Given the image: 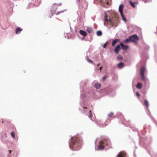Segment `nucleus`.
Segmentation results:
<instances>
[{"label":"nucleus","instance_id":"nucleus-25","mask_svg":"<svg viewBox=\"0 0 157 157\" xmlns=\"http://www.w3.org/2000/svg\"><path fill=\"white\" fill-rule=\"evenodd\" d=\"M123 59V57L121 55H119L117 57V59Z\"/></svg>","mask_w":157,"mask_h":157},{"label":"nucleus","instance_id":"nucleus-14","mask_svg":"<svg viewBox=\"0 0 157 157\" xmlns=\"http://www.w3.org/2000/svg\"><path fill=\"white\" fill-rule=\"evenodd\" d=\"M136 87L138 89H140L142 87V84L141 83H138L136 86Z\"/></svg>","mask_w":157,"mask_h":157},{"label":"nucleus","instance_id":"nucleus-33","mask_svg":"<svg viewBox=\"0 0 157 157\" xmlns=\"http://www.w3.org/2000/svg\"><path fill=\"white\" fill-rule=\"evenodd\" d=\"M75 31H76V32L77 33V35L78 36V34L77 33V29H76L75 28Z\"/></svg>","mask_w":157,"mask_h":157},{"label":"nucleus","instance_id":"nucleus-10","mask_svg":"<svg viewBox=\"0 0 157 157\" xmlns=\"http://www.w3.org/2000/svg\"><path fill=\"white\" fill-rule=\"evenodd\" d=\"M56 4V3L54 4L52 8L51 9V10L53 12H55L57 9L56 7V6H55V5Z\"/></svg>","mask_w":157,"mask_h":157},{"label":"nucleus","instance_id":"nucleus-34","mask_svg":"<svg viewBox=\"0 0 157 157\" xmlns=\"http://www.w3.org/2000/svg\"><path fill=\"white\" fill-rule=\"evenodd\" d=\"M61 5H62V3H59L58 4V5H59V6H60Z\"/></svg>","mask_w":157,"mask_h":157},{"label":"nucleus","instance_id":"nucleus-37","mask_svg":"<svg viewBox=\"0 0 157 157\" xmlns=\"http://www.w3.org/2000/svg\"><path fill=\"white\" fill-rule=\"evenodd\" d=\"M100 65V63H98V65H97V66H99Z\"/></svg>","mask_w":157,"mask_h":157},{"label":"nucleus","instance_id":"nucleus-18","mask_svg":"<svg viewBox=\"0 0 157 157\" xmlns=\"http://www.w3.org/2000/svg\"><path fill=\"white\" fill-rule=\"evenodd\" d=\"M130 38H129V37L128 39H126V40H124L123 41V42L125 44L127 43H128L130 41Z\"/></svg>","mask_w":157,"mask_h":157},{"label":"nucleus","instance_id":"nucleus-3","mask_svg":"<svg viewBox=\"0 0 157 157\" xmlns=\"http://www.w3.org/2000/svg\"><path fill=\"white\" fill-rule=\"evenodd\" d=\"M130 41L136 42V41L139 40V37L136 35H133L129 37Z\"/></svg>","mask_w":157,"mask_h":157},{"label":"nucleus","instance_id":"nucleus-21","mask_svg":"<svg viewBox=\"0 0 157 157\" xmlns=\"http://www.w3.org/2000/svg\"><path fill=\"white\" fill-rule=\"evenodd\" d=\"M97 34L98 36H100L102 35V33L101 31H99L97 32Z\"/></svg>","mask_w":157,"mask_h":157},{"label":"nucleus","instance_id":"nucleus-29","mask_svg":"<svg viewBox=\"0 0 157 157\" xmlns=\"http://www.w3.org/2000/svg\"><path fill=\"white\" fill-rule=\"evenodd\" d=\"M107 78V76H104L102 78V80L103 81H104L105 79Z\"/></svg>","mask_w":157,"mask_h":157},{"label":"nucleus","instance_id":"nucleus-27","mask_svg":"<svg viewBox=\"0 0 157 157\" xmlns=\"http://www.w3.org/2000/svg\"><path fill=\"white\" fill-rule=\"evenodd\" d=\"M92 114L90 110V117L91 118L92 117Z\"/></svg>","mask_w":157,"mask_h":157},{"label":"nucleus","instance_id":"nucleus-17","mask_svg":"<svg viewBox=\"0 0 157 157\" xmlns=\"http://www.w3.org/2000/svg\"><path fill=\"white\" fill-rule=\"evenodd\" d=\"M129 2H130L131 6H132V7L134 8H135V6L134 5V3H135V4H137V3H135V2H134V3H133L131 1H129Z\"/></svg>","mask_w":157,"mask_h":157},{"label":"nucleus","instance_id":"nucleus-41","mask_svg":"<svg viewBox=\"0 0 157 157\" xmlns=\"http://www.w3.org/2000/svg\"><path fill=\"white\" fill-rule=\"evenodd\" d=\"M104 25H105V23H104Z\"/></svg>","mask_w":157,"mask_h":157},{"label":"nucleus","instance_id":"nucleus-30","mask_svg":"<svg viewBox=\"0 0 157 157\" xmlns=\"http://www.w3.org/2000/svg\"><path fill=\"white\" fill-rule=\"evenodd\" d=\"M102 66H101V67L100 68H99V69H98V68H97V69H98V70H100V71H101V70H102Z\"/></svg>","mask_w":157,"mask_h":157},{"label":"nucleus","instance_id":"nucleus-6","mask_svg":"<svg viewBox=\"0 0 157 157\" xmlns=\"http://www.w3.org/2000/svg\"><path fill=\"white\" fill-rule=\"evenodd\" d=\"M120 45L121 46L122 49L123 50H126L128 48V46L124 45L121 42L120 43Z\"/></svg>","mask_w":157,"mask_h":157},{"label":"nucleus","instance_id":"nucleus-15","mask_svg":"<svg viewBox=\"0 0 157 157\" xmlns=\"http://www.w3.org/2000/svg\"><path fill=\"white\" fill-rule=\"evenodd\" d=\"M144 104L147 108L149 106V103L147 100L146 99L144 100Z\"/></svg>","mask_w":157,"mask_h":157},{"label":"nucleus","instance_id":"nucleus-16","mask_svg":"<svg viewBox=\"0 0 157 157\" xmlns=\"http://www.w3.org/2000/svg\"><path fill=\"white\" fill-rule=\"evenodd\" d=\"M100 84L98 83H96L95 85V87L97 88V89H99L100 87Z\"/></svg>","mask_w":157,"mask_h":157},{"label":"nucleus","instance_id":"nucleus-2","mask_svg":"<svg viewBox=\"0 0 157 157\" xmlns=\"http://www.w3.org/2000/svg\"><path fill=\"white\" fill-rule=\"evenodd\" d=\"M100 145L98 146V148L101 150H102L104 149V146L103 144H105L106 145H108V142L106 140H104V141H101L100 143Z\"/></svg>","mask_w":157,"mask_h":157},{"label":"nucleus","instance_id":"nucleus-5","mask_svg":"<svg viewBox=\"0 0 157 157\" xmlns=\"http://www.w3.org/2000/svg\"><path fill=\"white\" fill-rule=\"evenodd\" d=\"M105 21L109 22L111 24L112 23V21L111 18L109 17L106 13L105 14Z\"/></svg>","mask_w":157,"mask_h":157},{"label":"nucleus","instance_id":"nucleus-39","mask_svg":"<svg viewBox=\"0 0 157 157\" xmlns=\"http://www.w3.org/2000/svg\"><path fill=\"white\" fill-rule=\"evenodd\" d=\"M107 4H109V2H107Z\"/></svg>","mask_w":157,"mask_h":157},{"label":"nucleus","instance_id":"nucleus-4","mask_svg":"<svg viewBox=\"0 0 157 157\" xmlns=\"http://www.w3.org/2000/svg\"><path fill=\"white\" fill-rule=\"evenodd\" d=\"M145 70L146 68L144 67H142L140 69V75L142 77V79L144 80L145 79L144 74Z\"/></svg>","mask_w":157,"mask_h":157},{"label":"nucleus","instance_id":"nucleus-9","mask_svg":"<svg viewBox=\"0 0 157 157\" xmlns=\"http://www.w3.org/2000/svg\"><path fill=\"white\" fill-rule=\"evenodd\" d=\"M79 33L82 36H86L87 34L86 32L82 30H80Z\"/></svg>","mask_w":157,"mask_h":157},{"label":"nucleus","instance_id":"nucleus-19","mask_svg":"<svg viewBox=\"0 0 157 157\" xmlns=\"http://www.w3.org/2000/svg\"><path fill=\"white\" fill-rule=\"evenodd\" d=\"M87 31L89 33H91L93 31L92 29L90 27H88L87 28Z\"/></svg>","mask_w":157,"mask_h":157},{"label":"nucleus","instance_id":"nucleus-38","mask_svg":"<svg viewBox=\"0 0 157 157\" xmlns=\"http://www.w3.org/2000/svg\"><path fill=\"white\" fill-rule=\"evenodd\" d=\"M66 33V34H68L69 33Z\"/></svg>","mask_w":157,"mask_h":157},{"label":"nucleus","instance_id":"nucleus-22","mask_svg":"<svg viewBox=\"0 0 157 157\" xmlns=\"http://www.w3.org/2000/svg\"><path fill=\"white\" fill-rule=\"evenodd\" d=\"M113 115V113H110L108 115V117H112Z\"/></svg>","mask_w":157,"mask_h":157},{"label":"nucleus","instance_id":"nucleus-40","mask_svg":"<svg viewBox=\"0 0 157 157\" xmlns=\"http://www.w3.org/2000/svg\"><path fill=\"white\" fill-rule=\"evenodd\" d=\"M82 24H84V22H83V21L82 22Z\"/></svg>","mask_w":157,"mask_h":157},{"label":"nucleus","instance_id":"nucleus-1","mask_svg":"<svg viewBox=\"0 0 157 157\" xmlns=\"http://www.w3.org/2000/svg\"><path fill=\"white\" fill-rule=\"evenodd\" d=\"M78 137L77 136L72 137L69 141V147L71 150L78 151Z\"/></svg>","mask_w":157,"mask_h":157},{"label":"nucleus","instance_id":"nucleus-24","mask_svg":"<svg viewBox=\"0 0 157 157\" xmlns=\"http://www.w3.org/2000/svg\"><path fill=\"white\" fill-rule=\"evenodd\" d=\"M66 10H61L60 11H58L56 13V15H58V14H60V13L63 12L64 11H66Z\"/></svg>","mask_w":157,"mask_h":157},{"label":"nucleus","instance_id":"nucleus-35","mask_svg":"<svg viewBox=\"0 0 157 157\" xmlns=\"http://www.w3.org/2000/svg\"><path fill=\"white\" fill-rule=\"evenodd\" d=\"M11 152V150H10L9 151V153H10Z\"/></svg>","mask_w":157,"mask_h":157},{"label":"nucleus","instance_id":"nucleus-43","mask_svg":"<svg viewBox=\"0 0 157 157\" xmlns=\"http://www.w3.org/2000/svg\"><path fill=\"white\" fill-rule=\"evenodd\" d=\"M77 1H78V0H77Z\"/></svg>","mask_w":157,"mask_h":157},{"label":"nucleus","instance_id":"nucleus-28","mask_svg":"<svg viewBox=\"0 0 157 157\" xmlns=\"http://www.w3.org/2000/svg\"><path fill=\"white\" fill-rule=\"evenodd\" d=\"M87 61L89 62H90V63H93V61L91 60L90 59L88 58V59H87Z\"/></svg>","mask_w":157,"mask_h":157},{"label":"nucleus","instance_id":"nucleus-7","mask_svg":"<svg viewBox=\"0 0 157 157\" xmlns=\"http://www.w3.org/2000/svg\"><path fill=\"white\" fill-rule=\"evenodd\" d=\"M120 49L121 47L120 45H118L115 48L114 51L116 53L118 54Z\"/></svg>","mask_w":157,"mask_h":157},{"label":"nucleus","instance_id":"nucleus-12","mask_svg":"<svg viewBox=\"0 0 157 157\" xmlns=\"http://www.w3.org/2000/svg\"><path fill=\"white\" fill-rule=\"evenodd\" d=\"M124 66V63L122 62L120 63L117 64V67L120 69L122 68Z\"/></svg>","mask_w":157,"mask_h":157},{"label":"nucleus","instance_id":"nucleus-31","mask_svg":"<svg viewBox=\"0 0 157 157\" xmlns=\"http://www.w3.org/2000/svg\"><path fill=\"white\" fill-rule=\"evenodd\" d=\"M136 95L138 97L140 96V94H139V93L138 92H136Z\"/></svg>","mask_w":157,"mask_h":157},{"label":"nucleus","instance_id":"nucleus-32","mask_svg":"<svg viewBox=\"0 0 157 157\" xmlns=\"http://www.w3.org/2000/svg\"><path fill=\"white\" fill-rule=\"evenodd\" d=\"M65 38H67V39H70V38H71V37H70V36H65Z\"/></svg>","mask_w":157,"mask_h":157},{"label":"nucleus","instance_id":"nucleus-11","mask_svg":"<svg viewBox=\"0 0 157 157\" xmlns=\"http://www.w3.org/2000/svg\"><path fill=\"white\" fill-rule=\"evenodd\" d=\"M120 40L119 39H116L113 41L112 45L113 46H114L117 43L119 42Z\"/></svg>","mask_w":157,"mask_h":157},{"label":"nucleus","instance_id":"nucleus-13","mask_svg":"<svg viewBox=\"0 0 157 157\" xmlns=\"http://www.w3.org/2000/svg\"><path fill=\"white\" fill-rule=\"evenodd\" d=\"M22 30V29H21L20 27H17L16 29V33L17 34H19Z\"/></svg>","mask_w":157,"mask_h":157},{"label":"nucleus","instance_id":"nucleus-23","mask_svg":"<svg viewBox=\"0 0 157 157\" xmlns=\"http://www.w3.org/2000/svg\"><path fill=\"white\" fill-rule=\"evenodd\" d=\"M11 135L13 138H14L15 137V134L14 132H12Z\"/></svg>","mask_w":157,"mask_h":157},{"label":"nucleus","instance_id":"nucleus-8","mask_svg":"<svg viewBox=\"0 0 157 157\" xmlns=\"http://www.w3.org/2000/svg\"><path fill=\"white\" fill-rule=\"evenodd\" d=\"M123 6H124L123 5L121 4L119 6V10L121 14L123 13Z\"/></svg>","mask_w":157,"mask_h":157},{"label":"nucleus","instance_id":"nucleus-42","mask_svg":"<svg viewBox=\"0 0 157 157\" xmlns=\"http://www.w3.org/2000/svg\"><path fill=\"white\" fill-rule=\"evenodd\" d=\"M70 27V29H71V27Z\"/></svg>","mask_w":157,"mask_h":157},{"label":"nucleus","instance_id":"nucleus-20","mask_svg":"<svg viewBox=\"0 0 157 157\" xmlns=\"http://www.w3.org/2000/svg\"><path fill=\"white\" fill-rule=\"evenodd\" d=\"M121 16L122 17V19L124 21L126 22L127 21V19L126 18H125L124 17V16L123 13L121 14Z\"/></svg>","mask_w":157,"mask_h":157},{"label":"nucleus","instance_id":"nucleus-36","mask_svg":"<svg viewBox=\"0 0 157 157\" xmlns=\"http://www.w3.org/2000/svg\"><path fill=\"white\" fill-rule=\"evenodd\" d=\"M87 107H83V109H87Z\"/></svg>","mask_w":157,"mask_h":157},{"label":"nucleus","instance_id":"nucleus-26","mask_svg":"<svg viewBox=\"0 0 157 157\" xmlns=\"http://www.w3.org/2000/svg\"><path fill=\"white\" fill-rule=\"evenodd\" d=\"M108 44V42H106L103 45V47L105 48H106V46Z\"/></svg>","mask_w":157,"mask_h":157}]
</instances>
